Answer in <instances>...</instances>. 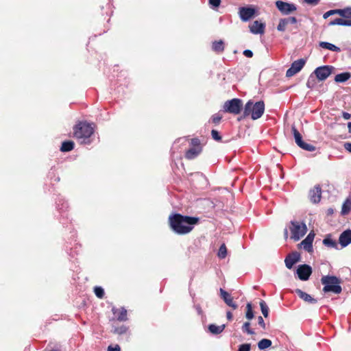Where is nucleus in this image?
<instances>
[{
    "instance_id": "19",
    "label": "nucleus",
    "mask_w": 351,
    "mask_h": 351,
    "mask_svg": "<svg viewBox=\"0 0 351 351\" xmlns=\"http://www.w3.org/2000/svg\"><path fill=\"white\" fill-rule=\"evenodd\" d=\"M295 293L301 299L306 302L311 304H315L317 302L316 299L313 298L311 295L302 291L301 289H297L295 290Z\"/></svg>"
},
{
    "instance_id": "48",
    "label": "nucleus",
    "mask_w": 351,
    "mask_h": 351,
    "mask_svg": "<svg viewBox=\"0 0 351 351\" xmlns=\"http://www.w3.org/2000/svg\"><path fill=\"white\" fill-rule=\"evenodd\" d=\"M244 56L247 58H252L253 56V52L251 50L246 49L243 51Z\"/></svg>"
},
{
    "instance_id": "26",
    "label": "nucleus",
    "mask_w": 351,
    "mask_h": 351,
    "mask_svg": "<svg viewBox=\"0 0 351 351\" xmlns=\"http://www.w3.org/2000/svg\"><path fill=\"white\" fill-rule=\"evenodd\" d=\"M351 210V198L348 197L343 202L341 208V214L345 215L349 213Z\"/></svg>"
},
{
    "instance_id": "42",
    "label": "nucleus",
    "mask_w": 351,
    "mask_h": 351,
    "mask_svg": "<svg viewBox=\"0 0 351 351\" xmlns=\"http://www.w3.org/2000/svg\"><path fill=\"white\" fill-rule=\"evenodd\" d=\"M250 344L244 343L239 346L238 351H250Z\"/></svg>"
},
{
    "instance_id": "34",
    "label": "nucleus",
    "mask_w": 351,
    "mask_h": 351,
    "mask_svg": "<svg viewBox=\"0 0 351 351\" xmlns=\"http://www.w3.org/2000/svg\"><path fill=\"white\" fill-rule=\"evenodd\" d=\"M247 311L245 314V317L247 319L250 320L254 317V313L252 311V304L250 303H247L246 306Z\"/></svg>"
},
{
    "instance_id": "25",
    "label": "nucleus",
    "mask_w": 351,
    "mask_h": 351,
    "mask_svg": "<svg viewBox=\"0 0 351 351\" xmlns=\"http://www.w3.org/2000/svg\"><path fill=\"white\" fill-rule=\"evenodd\" d=\"M224 328L225 324H222L221 326L210 324L208 326L209 331L214 335H218L221 333L224 330Z\"/></svg>"
},
{
    "instance_id": "47",
    "label": "nucleus",
    "mask_w": 351,
    "mask_h": 351,
    "mask_svg": "<svg viewBox=\"0 0 351 351\" xmlns=\"http://www.w3.org/2000/svg\"><path fill=\"white\" fill-rule=\"evenodd\" d=\"M343 147L346 151L351 153V143H349V142L344 143Z\"/></svg>"
},
{
    "instance_id": "9",
    "label": "nucleus",
    "mask_w": 351,
    "mask_h": 351,
    "mask_svg": "<svg viewBox=\"0 0 351 351\" xmlns=\"http://www.w3.org/2000/svg\"><path fill=\"white\" fill-rule=\"evenodd\" d=\"M333 69L332 66H322L316 68L313 73L319 81H324L332 73Z\"/></svg>"
},
{
    "instance_id": "41",
    "label": "nucleus",
    "mask_w": 351,
    "mask_h": 351,
    "mask_svg": "<svg viewBox=\"0 0 351 351\" xmlns=\"http://www.w3.org/2000/svg\"><path fill=\"white\" fill-rule=\"evenodd\" d=\"M342 17L351 19V8H347L344 9V12Z\"/></svg>"
},
{
    "instance_id": "53",
    "label": "nucleus",
    "mask_w": 351,
    "mask_h": 351,
    "mask_svg": "<svg viewBox=\"0 0 351 351\" xmlns=\"http://www.w3.org/2000/svg\"><path fill=\"white\" fill-rule=\"evenodd\" d=\"M226 315H227V319L228 320H231L232 319V314L230 311H228Z\"/></svg>"
},
{
    "instance_id": "55",
    "label": "nucleus",
    "mask_w": 351,
    "mask_h": 351,
    "mask_svg": "<svg viewBox=\"0 0 351 351\" xmlns=\"http://www.w3.org/2000/svg\"><path fill=\"white\" fill-rule=\"evenodd\" d=\"M312 77V75L310 76V77L308 78V81H307V83H306V85L308 88H311L312 87V86L311 85V78Z\"/></svg>"
},
{
    "instance_id": "3",
    "label": "nucleus",
    "mask_w": 351,
    "mask_h": 351,
    "mask_svg": "<svg viewBox=\"0 0 351 351\" xmlns=\"http://www.w3.org/2000/svg\"><path fill=\"white\" fill-rule=\"evenodd\" d=\"M74 136L81 141L82 143H89L88 138L94 132V128L90 123L80 122L74 128Z\"/></svg>"
},
{
    "instance_id": "50",
    "label": "nucleus",
    "mask_w": 351,
    "mask_h": 351,
    "mask_svg": "<svg viewBox=\"0 0 351 351\" xmlns=\"http://www.w3.org/2000/svg\"><path fill=\"white\" fill-rule=\"evenodd\" d=\"M342 117L346 120H349L351 118V114L347 112H343Z\"/></svg>"
},
{
    "instance_id": "54",
    "label": "nucleus",
    "mask_w": 351,
    "mask_h": 351,
    "mask_svg": "<svg viewBox=\"0 0 351 351\" xmlns=\"http://www.w3.org/2000/svg\"><path fill=\"white\" fill-rule=\"evenodd\" d=\"M62 205V208H58V209L62 210L64 208H67L66 202H63ZM59 206H60V204H59V203H58V207H59Z\"/></svg>"
},
{
    "instance_id": "1",
    "label": "nucleus",
    "mask_w": 351,
    "mask_h": 351,
    "mask_svg": "<svg viewBox=\"0 0 351 351\" xmlns=\"http://www.w3.org/2000/svg\"><path fill=\"white\" fill-rule=\"evenodd\" d=\"M198 221L197 217L184 216L178 213L173 214L169 217L170 228L178 234L189 233Z\"/></svg>"
},
{
    "instance_id": "56",
    "label": "nucleus",
    "mask_w": 351,
    "mask_h": 351,
    "mask_svg": "<svg viewBox=\"0 0 351 351\" xmlns=\"http://www.w3.org/2000/svg\"><path fill=\"white\" fill-rule=\"evenodd\" d=\"M348 128L349 132L351 133V122H349L348 123Z\"/></svg>"
},
{
    "instance_id": "46",
    "label": "nucleus",
    "mask_w": 351,
    "mask_h": 351,
    "mask_svg": "<svg viewBox=\"0 0 351 351\" xmlns=\"http://www.w3.org/2000/svg\"><path fill=\"white\" fill-rule=\"evenodd\" d=\"M258 324L263 328L265 329V324L263 318L261 316H259L258 318Z\"/></svg>"
},
{
    "instance_id": "44",
    "label": "nucleus",
    "mask_w": 351,
    "mask_h": 351,
    "mask_svg": "<svg viewBox=\"0 0 351 351\" xmlns=\"http://www.w3.org/2000/svg\"><path fill=\"white\" fill-rule=\"evenodd\" d=\"M209 3L214 8H217L221 3V0H209Z\"/></svg>"
},
{
    "instance_id": "28",
    "label": "nucleus",
    "mask_w": 351,
    "mask_h": 351,
    "mask_svg": "<svg viewBox=\"0 0 351 351\" xmlns=\"http://www.w3.org/2000/svg\"><path fill=\"white\" fill-rule=\"evenodd\" d=\"M271 341L268 339H263L258 343V348L263 350L269 348L271 346Z\"/></svg>"
},
{
    "instance_id": "2",
    "label": "nucleus",
    "mask_w": 351,
    "mask_h": 351,
    "mask_svg": "<svg viewBox=\"0 0 351 351\" xmlns=\"http://www.w3.org/2000/svg\"><path fill=\"white\" fill-rule=\"evenodd\" d=\"M265 112V103L263 101H259L254 103L252 101H248L243 110L244 117L250 116L252 119L256 120L261 118Z\"/></svg>"
},
{
    "instance_id": "12",
    "label": "nucleus",
    "mask_w": 351,
    "mask_h": 351,
    "mask_svg": "<svg viewBox=\"0 0 351 351\" xmlns=\"http://www.w3.org/2000/svg\"><path fill=\"white\" fill-rule=\"evenodd\" d=\"M255 12V9L251 7H241L239 10L240 19L244 22L248 21L252 19Z\"/></svg>"
},
{
    "instance_id": "49",
    "label": "nucleus",
    "mask_w": 351,
    "mask_h": 351,
    "mask_svg": "<svg viewBox=\"0 0 351 351\" xmlns=\"http://www.w3.org/2000/svg\"><path fill=\"white\" fill-rule=\"evenodd\" d=\"M332 14H335V10H329L328 12H326V13L324 14V19H327L328 17H329L330 16L332 15Z\"/></svg>"
},
{
    "instance_id": "24",
    "label": "nucleus",
    "mask_w": 351,
    "mask_h": 351,
    "mask_svg": "<svg viewBox=\"0 0 351 351\" xmlns=\"http://www.w3.org/2000/svg\"><path fill=\"white\" fill-rule=\"evenodd\" d=\"M323 243L328 247L337 249V243L330 238V235L326 237L323 240Z\"/></svg>"
},
{
    "instance_id": "31",
    "label": "nucleus",
    "mask_w": 351,
    "mask_h": 351,
    "mask_svg": "<svg viewBox=\"0 0 351 351\" xmlns=\"http://www.w3.org/2000/svg\"><path fill=\"white\" fill-rule=\"evenodd\" d=\"M260 306L261 312L264 317H267L269 315V307L267 306L266 302L264 300H261L260 302Z\"/></svg>"
},
{
    "instance_id": "32",
    "label": "nucleus",
    "mask_w": 351,
    "mask_h": 351,
    "mask_svg": "<svg viewBox=\"0 0 351 351\" xmlns=\"http://www.w3.org/2000/svg\"><path fill=\"white\" fill-rule=\"evenodd\" d=\"M219 258H224L227 255V248L224 243H223L218 251L217 254Z\"/></svg>"
},
{
    "instance_id": "18",
    "label": "nucleus",
    "mask_w": 351,
    "mask_h": 351,
    "mask_svg": "<svg viewBox=\"0 0 351 351\" xmlns=\"http://www.w3.org/2000/svg\"><path fill=\"white\" fill-rule=\"evenodd\" d=\"M322 190L321 187L317 185L310 191V199L313 203H318L321 199Z\"/></svg>"
},
{
    "instance_id": "5",
    "label": "nucleus",
    "mask_w": 351,
    "mask_h": 351,
    "mask_svg": "<svg viewBox=\"0 0 351 351\" xmlns=\"http://www.w3.org/2000/svg\"><path fill=\"white\" fill-rule=\"evenodd\" d=\"M289 229L291 233V238L294 241L300 240L307 231L305 223L298 221H291Z\"/></svg>"
},
{
    "instance_id": "40",
    "label": "nucleus",
    "mask_w": 351,
    "mask_h": 351,
    "mask_svg": "<svg viewBox=\"0 0 351 351\" xmlns=\"http://www.w3.org/2000/svg\"><path fill=\"white\" fill-rule=\"evenodd\" d=\"M211 135L213 138L217 141H219L221 140V136H220L219 133L215 130H213L211 131Z\"/></svg>"
},
{
    "instance_id": "43",
    "label": "nucleus",
    "mask_w": 351,
    "mask_h": 351,
    "mask_svg": "<svg viewBox=\"0 0 351 351\" xmlns=\"http://www.w3.org/2000/svg\"><path fill=\"white\" fill-rule=\"evenodd\" d=\"M284 19L285 20V22L287 23V25L288 24H295L297 23V19L294 16L285 18Z\"/></svg>"
},
{
    "instance_id": "23",
    "label": "nucleus",
    "mask_w": 351,
    "mask_h": 351,
    "mask_svg": "<svg viewBox=\"0 0 351 351\" xmlns=\"http://www.w3.org/2000/svg\"><path fill=\"white\" fill-rule=\"evenodd\" d=\"M319 45V47H321L322 48L326 49H328L332 51H335V52L341 51V49L339 47H337L336 45H335L332 43H328V42H320Z\"/></svg>"
},
{
    "instance_id": "11",
    "label": "nucleus",
    "mask_w": 351,
    "mask_h": 351,
    "mask_svg": "<svg viewBox=\"0 0 351 351\" xmlns=\"http://www.w3.org/2000/svg\"><path fill=\"white\" fill-rule=\"evenodd\" d=\"M297 274L298 278L303 281L308 280L312 274V268L306 264L300 265L297 269Z\"/></svg>"
},
{
    "instance_id": "6",
    "label": "nucleus",
    "mask_w": 351,
    "mask_h": 351,
    "mask_svg": "<svg viewBox=\"0 0 351 351\" xmlns=\"http://www.w3.org/2000/svg\"><path fill=\"white\" fill-rule=\"evenodd\" d=\"M243 108V102L240 99L234 98L226 101L223 106V110L225 112L238 114Z\"/></svg>"
},
{
    "instance_id": "8",
    "label": "nucleus",
    "mask_w": 351,
    "mask_h": 351,
    "mask_svg": "<svg viewBox=\"0 0 351 351\" xmlns=\"http://www.w3.org/2000/svg\"><path fill=\"white\" fill-rule=\"evenodd\" d=\"M276 6L283 15H288L297 10L296 5L293 3L285 2L282 1H276Z\"/></svg>"
},
{
    "instance_id": "39",
    "label": "nucleus",
    "mask_w": 351,
    "mask_h": 351,
    "mask_svg": "<svg viewBox=\"0 0 351 351\" xmlns=\"http://www.w3.org/2000/svg\"><path fill=\"white\" fill-rule=\"evenodd\" d=\"M221 119H222V116L219 113H216V114H213L211 117V120H212L213 123H214L216 125L219 123Z\"/></svg>"
},
{
    "instance_id": "20",
    "label": "nucleus",
    "mask_w": 351,
    "mask_h": 351,
    "mask_svg": "<svg viewBox=\"0 0 351 351\" xmlns=\"http://www.w3.org/2000/svg\"><path fill=\"white\" fill-rule=\"evenodd\" d=\"M329 25H343V26H351V19H342V18H337L334 19L333 21H331L329 24Z\"/></svg>"
},
{
    "instance_id": "16",
    "label": "nucleus",
    "mask_w": 351,
    "mask_h": 351,
    "mask_svg": "<svg viewBox=\"0 0 351 351\" xmlns=\"http://www.w3.org/2000/svg\"><path fill=\"white\" fill-rule=\"evenodd\" d=\"M220 295L228 306L232 307L233 309L237 308L238 306L233 302V298L230 294L221 288L220 289Z\"/></svg>"
},
{
    "instance_id": "37",
    "label": "nucleus",
    "mask_w": 351,
    "mask_h": 351,
    "mask_svg": "<svg viewBox=\"0 0 351 351\" xmlns=\"http://www.w3.org/2000/svg\"><path fill=\"white\" fill-rule=\"evenodd\" d=\"M127 331H128V328L124 325H122L119 327H117L114 329V332L119 334V335L125 334V333H126Z\"/></svg>"
},
{
    "instance_id": "33",
    "label": "nucleus",
    "mask_w": 351,
    "mask_h": 351,
    "mask_svg": "<svg viewBox=\"0 0 351 351\" xmlns=\"http://www.w3.org/2000/svg\"><path fill=\"white\" fill-rule=\"evenodd\" d=\"M299 147L304 150L308 151V152H313L315 150V147L313 145L306 143L305 142H302Z\"/></svg>"
},
{
    "instance_id": "52",
    "label": "nucleus",
    "mask_w": 351,
    "mask_h": 351,
    "mask_svg": "<svg viewBox=\"0 0 351 351\" xmlns=\"http://www.w3.org/2000/svg\"><path fill=\"white\" fill-rule=\"evenodd\" d=\"M335 10V14H338L341 16H343V12H344V9H337V10Z\"/></svg>"
},
{
    "instance_id": "38",
    "label": "nucleus",
    "mask_w": 351,
    "mask_h": 351,
    "mask_svg": "<svg viewBox=\"0 0 351 351\" xmlns=\"http://www.w3.org/2000/svg\"><path fill=\"white\" fill-rule=\"evenodd\" d=\"M287 24L284 19H281L277 26V29L280 32H285Z\"/></svg>"
},
{
    "instance_id": "29",
    "label": "nucleus",
    "mask_w": 351,
    "mask_h": 351,
    "mask_svg": "<svg viewBox=\"0 0 351 351\" xmlns=\"http://www.w3.org/2000/svg\"><path fill=\"white\" fill-rule=\"evenodd\" d=\"M292 132L294 136L295 141L296 144L299 146L303 142L302 135L298 131L295 126L292 127Z\"/></svg>"
},
{
    "instance_id": "30",
    "label": "nucleus",
    "mask_w": 351,
    "mask_h": 351,
    "mask_svg": "<svg viewBox=\"0 0 351 351\" xmlns=\"http://www.w3.org/2000/svg\"><path fill=\"white\" fill-rule=\"evenodd\" d=\"M212 48L215 51L222 52L224 50L223 43L222 40L215 41L213 43Z\"/></svg>"
},
{
    "instance_id": "21",
    "label": "nucleus",
    "mask_w": 351,
    "mask_h": 351,
    "mask_svg": "<svg viewBox=\"0 0 351 351\" xmlns=\"http://www.w3.org/2000/svg\"><path fill=\"white\" fill-rule=\"evenodd\" d=\"M112 312L114 315H117V318L119 321H125L127 320V311L124 308H121L120 309H112Z\"/></svg>"
},
{
    "instance_id": "35",
    "label": "nucleus",
    "mask_w": 351,
    "mask_h": 351,
    "mask_svg": "<svg viewBox=\"0 0 351 351\" xmlns=\"http://www.w3.org/2000/svg\"><path fill=\"white\" fill-rule=\"evenodd\" d=\"M242 330L244 332H246L249 335L254 334V332L252 329L250 328V323L247 322H245L242 326Z\"/></svg>"
},
{
    "instance_id": "45",
    "label": "nucleus",
    "mask_w": 351,
    "mask_h": 351,
    "mask_svg": "<svg viewBox=\"0 0 351 351\" xmlns=\"http://www.w3.org/2000/svg\"><path fill=\"white\" fill-rule=\"evenodd\" d=\"M108 351H121V348L118 345H116L115 346H109Z\"/></svg>"
},
{
    "instance_id": "57",
    "label": "nucleus",
    "mask_w": 351,
    "mask_h": 351,
    "mask_svg": "<svg viewBox=\"0 0 351 351\" xmlns=\"http://www.w3.org/2000/svg\"><path fill=\"white\" fill-rule=\"evenodd\" d=\"M287 234H288V232H287V229H285V237H287Z\"/></svg>"
},
{
    "instance_id": "22",
    "label": "nucleus",
    "mask_w": 351,
    "mask_h": 351,
    "mask_svg": "<svg viewBox=\"0 0 351 351\" xmlns=\"http://www.w3.org/2000/svg\"><path fill=\"white\" fill-rule=\"evenodd\" d=\"M351 77V73L349 72H344L339 73L335 75V81L337 83H343L348 80Z\"/></svg>"
},
{
    "instance_id": "10",
    "label": "nucleus",
    "mask_w": 351,
    "mask_h": 351,
    "mask_svg": "<svg viewBox=\"0 0 351 351\" xmlns=\"http://www.w3.org/2000/svg\"><path fill=\"white\" fill-rule=\"evenodd\" d=\"M304 64L305 60L304 59H299L294 61L291 64V67L289 69H287L286 72V76L287 77H291L295 75L296 73H298L302 70Z\"/></svg>"
},
{
    "instance_id": "51",
    "label": "nucleus",
    "mask_w": 351,
    "mask_h": 351,
    "mask_svg": "<svg viewBox=\"0 0 351 351\" xmlns=\"http://www.w3.org/2000/svg\"><path fill=\"white\" fill-rule=\"evenodd\" d=\"M308 4L317 5L319 2V0H304Z\"/></svg>"
},
{
    "instance_id": "13",
    "label": "nucleus",
    "mask_w": 351,
    "mask_h": 351,
    "mask_svg": "<svg viewBox=\"0 0 351 351\" xmlns=\"http://www.w3.org/2000/svg\"><path fill=\"white\" fill-rule=\"evenodd\" d=\"M315 234L311 232L307 237L299 244L300 247H302L308 252H313V241L314 240Z\"/></svg>"
},
{
    "instance_id": "36",
    "label": "nucleus",
    "mask_w": 351,
    "mask_h": 351,
    "mask_svg": "<svg viewBox=\"0 0 351 351\" xmlns=\"http://www.w3.org/2000/svg\"><path fill=\"white\" fill-rule=\"evenodd\" d=\"M94 292L96 296L99 298H102L104 295V290L101 287H95Z\"/></svg>"
},
{
    "instance_id": "4",
    "label": "nucleus",
    "mask_w": 351,
    "mask_h": 351,
    "mask_svg": "<svg viewBox=\"0 0 351 351\" xmlns=\"http://www.w3.org/2000/svg\"><path fill=\"white\" fill-rule=\"evenodd\" d=\"M321 282L324 285L323 291L325 293L332 292L335 294H339L341 291L340 286L341 280L334 276H324L321 278Z\"/></svg>"
},
{
    "instance_id": "17",
    "label": "nucleus",
    "mask_w": 351,
    "mask_h": 351,
    "mask_svg": "<svg viewBox=\"0 0 351 351\" xmlns=\"http://www.w3.org/2000/svg\"><path fill=\"white\" fill-rule=\"evenodd\" d=\"M339 242L342 247L351 243V230L343 231L339 236Z\"/></svg>"
},
{
    "instance_id": "14",
    "label": "nucleus",
    "mask_w": 351,
    "mask_h": 351,
    "mask_svg": "<svg viewBox=\"0 0 351 351\" xmlns=\"http://www.w3.org/2000/svg\"><path fill=\"white\" fill-rule=\"evenodd\" d=\"M300 254L298 252H293L287 256L285 260V265L288 269H291L294 264L300 261Z\"/></svg>"
},
{
    "instance_id": "27",
    "label": "nucleus",
    "mask_w": 351,
    "mask_h": 351,
    "mask_svg": "<svg viewBox=\"0 0 351 351\" xmlns=\"http://www.w3.org/2000/svg\"><path fill=\"white\" fill-rule=\"evenodd\" d=\"M74 148V143L67 141L62 143L60 150L63 152L71 151Z\"/></svg>"
},
{
    "instance_id": "15",
    "label": "nucleus",
    "mask_w": 351,
    "mask_h": 351,
    "mask_svg": "<svg viewBox=\"0 0 351 351\" xmlns=\"http://www.w3.org/2000/svg\"><path fill=\"white\" fill-rule=\"evenodd\" d=\"M249 27L252 34H263L265 32V25L258 21H255L250 25Z\"/></svg>"
},
{
    "instance_id": "7",
    "label": "nucleus",
    "mask_w": 351,
    "mask_h": 351,
    "mask_svg": "<svg viewBox=\"0 0 351 351\" xmlns=\"http://www.w3.org/2000/svg\"><path fill=\"white\" fill-rule=\"evenodd\" d=\"M191 147L185 154V157L189 160L196 158L202 152L200 141L198 138H193L191 141Z\"/></svg>"
}]
</instances>
